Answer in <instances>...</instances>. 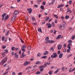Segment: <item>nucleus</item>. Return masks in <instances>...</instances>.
I'll return each mask as SVG.
<instances>
[{
	"mask_svg": "<svg viewBox=\"0 0 75 75\" xmlns=\"http://www.w3.org/2000/svg\"><path fill=\"white\" fill-rule=\"evenodd\" d=\"M47 41H46L45 42V43H49V44H52V43H54L55 42V41L54 40H47Z\"/></svg>",
	"mask_w": 75,
	"mask_h": 75,
	"instance_id": "obj_4",
	"label": "nucleus"
},
{
	"mask_svg": "<svg viewBox=\"0 0 75 75\" xmlns=\"http://www.w3.org/2000/svg\"><path fill=\"white\" fill-rule=\"evenodd\" d=\"M64 5L63 4L60 5L57 7V8H61V7H64Z\"/></svg>",
	"mask_w": 75,
	"mask_h": 75,
	"instance_id": "obj_13",
	"label": "nucleus"
},
{
	"mask_svg": "<svg viewBox=\"0 0 75 75\" xmlns=\"http://www.w3.org/2000/svg\"><path fill=\"white\" fill-rule=\"evenodd\" d=\"M21 42H22V43H24V41H23V40L22 39H21Z\"/></svg>",
	"mask_w": 75,
	"mask_h": 75,
	"instance_id": "obj_56",
	"label": "nucleus"
},
{
	"mask_svg": "<svg viewBox=\"0 0 75 75\" xmlns=\"http://www.w3.org/2000/svg\"><path fill=\"white\" fill-rule=\"evenodd\" d=\"M2 48H3V49H5V48H6V46L3 45L2 46Z\"/></svg>",
	"mask_w": 75,
	"mask_h": 75,
	"instance_id": "obj_42",
	"label": "nucleus"
},
{
	"mask_svg": "<svg viewBox=\"0 0 75 75\" xmlns=\"http://www.w3.org/2000/svg\"><path fill=\"white\" fill-rule=\"evenodd\" d=\"M49 52H48V51H45L44 52V53L43 54V55H48V54Z\"/></svg>",
	"mask_w": 75,
	"mask_h": 75,
	"instance_id": "obj_11",
	"label": "nucleus"
},
{
	"mask_svg": "<svg viewBox=\"0 0 75 75\" xmlns=\"http://www.w3.org/2000/svg\"><path fill=\"white\" fill-rule=\"evenodd\" d=\"M52 27H55V24H54V23L52 22Z\"/></svg>",
	"mask_w": 75,
	"mask_h": 75,
	"instance_id": "obj_38",
	"label": "nucleus"
},
{
	"mask_svg": "<svg viewBox=\"0 0 75 75\" xmlns=\"http://www.w3.org/2000/svg\"><path fill=\"white\" fill-rule=\"evenodd\" d=\"M49 40V38L48 37H46L45 38V40L46 41H48Z\"/></svg>",
	"mask_w": 75,
	"mask_h": 75,
	"instance_id": "obj_33",
	"label": "nucleus"
},
{
	"mask_svg": "<svg viewBox=\"0 0 75 75\" xmlns=\"http://www.w3.org/2000/svg\"><path fill=\"white\" fill-rule=\"evenodd\" d=\"M22 51H23V52H25V50L24 49H22Z\"/></svg>",
	"mask_w": 75,
	"mask_h": 75,
	"instance_id": "obj_54",
	"label": "nucleus"
},
{
	"mask_svg": "<svg viewBox=\"0 0 75 75\" xmlns=\"http://www.w3.org/2000/svg\"><path fill=\"white\" fill-rule=\"evenodd\" d=\"M8 19V15H7L5 17V20H7Z\"/></svg>",
	"mask_w": 75,
	"mask_h": 75,
	"instance_id": "obj_14",
	"label": "nucleus"
},
{
	"mask_svg": "<svg viewBox=\"0 0 75 75\" xmlns=\"http://www.w3.org/2000/svg\"><path fill=\"white\" fill-rule=\"evenodd\" d=\"M62 48V45H59L58 47V50H60Z\"/></svg>",
	"mask_w": 75,
	"mask_h": 75,
	"instance_id": "obj_9",
	"label": "nucleus"
},
{
	"mask_svg": "<svg viewBox=\"0 0 75 75\" xmlns=\"http://www.w3.org/2000/svg\"><path fill=\"white\" fill-rule=\"evenodd\" d=\"M62 71H65V68H64L63 67L62 68Z\"/></svg>",
	"mask_w": 75,
	"mask_h": 75,
	"instance_id": "obj_60",
	"label": "nucleus"
},
{
	"mask_svg": "<svg viewBox=\"0 0 75 75\" xmlns=\"http://www.w3.org/2000/svg\"><path fill=\"white\" fill-rule=\"evenodd\" d=\"M16 16H13L12 19V21H15V19H16Z\"/></svg>",
	"mask_w": 75,
	"mask_h": 75,
	"instance_id": "obj_16",
	"label": "nucleus"
},
{
	"mask_svg": "<svg viewBox=\"0 0 75 75\" xmlns=\"http://www.w3.org/2000/svg\"><path fill=\"white\" fill-rule=\"evenodd\" d=\"M72 54H70L67 57L69 58V57H71V56H72Z\"/></svg>",
	"mask_w": 75,
	"mask_h": 75,
	"instance_id": "obj_39",
	"label": "nucleus"
},
{
	"mask_svg": "<svg viewBox=\"0 0 75 75\" xmlns=\"http://www.w3.org/2000/svg\"><path fill=\"white\" fill-rule=\"evenodd\" d=\"M72 1L71 0H70L69 1V4H70V5H71V3H72Z\"/></svg>",
	"mask_w": 75,
	"mask_h": 75,
	"instance_id": "obj_43",
	"label": "nucleus"
},
{
	"mask_svg": "<svg viewBox=\"0 0 75 75\" xmlns=\"http://www.w3.org/2000/svg\"><path fill=\"white\" fill-rule=\"evenodd\" d=\"M64 16H62L61 18V19L62 20H64Z\"/></svg>",
	"mask_w": 75,
	"mask_h": 75,
	"instance_id": "obj_59",
	"label": "nucleus"
},
{
	"mask_svg": "<svg viewBox=\"0 0 75 75\" xmlns=\"http://www.w3.org/2000/svg\"><path fill=\"white\" fill-rule=\"evenodd\" d=\"M69 50H71V47L67 46Z\"/></svg>",
	"mask_w": 75,
	"mask_h": 75,
	"instance_id": "obj_62",
	"label": "nucleus"
},
{
	"mask_svg": "<svg viewBox=\"0 0 75 75\" xmlns=\"http://www.w3.org/2000/svg\"><path fill=\"white\" fill-rule=\"evenodd\" d=\"M61 35H59L57 38V39L58 40V39H59V38H61Z\"/></svg>",
	"mask_w": 75,
	"mask_h": 75,
	"instance_id": "obj_24",
	"label": "nucleus"
},
{
	"mask_svg": "<svg viewBox=\"0 0 75 75\" xmlns=\"http://www.w3.org/2000/svg\"><path fill=\"white\" fill-rule=\"evenodd\" d=\"M6 53L8 52V50L7 49H6L5 50Z\"/></svg>",
	"mask_w": 75,
	"mask_h": 75,
	"instance_id": "obj_50",
	"label": "nucleus"
},
{
	"mask_svg": "<svg viewBox=\"0 0 75 75\" xmlns=\"http://www.w3.org/2000/svg\"><path fill=\"white\" fill-rule=\"evenodd\" d=\"M48 60H49V62H50L52 61V60H50L51 59V58L50 57H49L48 58Z\"/></svg>",
	"mask_w": 75,
	"mask_h": 75,
	"instance_id": "obj_30",
	"label": "nucleus"
},
{
	"mask_svg": "<svg viewBox=\"0 0 75 75\" xmlns=\"http://www.w3.org/2000/svg\"><path fill=\"white\" fill-rule=\"evenodd\" d=\"M9 33H10V31H8L7 33H6V36H7L8 35V34H9Z\"/></svg>",
	"mask_w": 75,
	"mask_h": 75,
	"instance_id": "obj_26",
	"label": "nucleus"
},
{
	"mask_svg": "<svg viewBox=\"0 0 75 75\" xmlns=\"http://www.w3.org/2000/svg\"><path fill=\"white\" fill-rule=\"evenodd\" d=\"M40 8L42 9V10H44V6L43 5H42L40 6Z\"/></svg>",
	"mask_w": 75,
	"mask_h": 75,
	"instance_id": "obj_19",
	"label": "nucleus"
},
{
	"mask_svg": "<svg viewBox=\"0 0 75 75\" xmlns=\"http://www.w3.org/2000/svg\"><path fill=\"white\" fill-rule=\"evenodd\" d=\"M27 10L28 11H29V13L30 14L31 13L32 11H33L32 9L31 8H30L29 9H27Z\"/></svg>",
	"mask_w": 75,
	"mask_h": 75,
	"instance_id": "obj_6",
	"label": "nucleus"
},
{
	"mask_svg": "<svg viewBox=\"0 0 75 75\" xmlns=\"http://www.w3.org/2000/svg\"><path fill=\"white\" fill-rule=\"evenodd\" d=\"M55 0H53L52 2L50 4H54V3L55 2Z\"/></svg>",
	"mask_w": 75,
	"mask_h": 75,
	"instance_id": "obj_31",
	"label": "nucleus"
},
{
	"mask_svg": "<svg viewBox=\"0 0 75 75\" xmlns=\"http://www.w3.org/2000/svg\"><path fill=\"white\" fill-rule=\"evenodd\" d=\"M38 31L39 32H40V33H42V29H41V28H39L38 30Z\"/></svg>",
	"mask_w": 75,
	"mask_h": 75,
	"instance_id": "obj_18",
	"label": "nucleus"
},
{
	"mask_svg": "<svg viewBox=\"0 0 75 75\" xmlns=\"http://www.w3.org/2000/svg\"><path fill=\"white\" fill-rule=\"evenodd\" d=\"M50 75H51L52 74V71H50L49 72Z\"/></svg>",
	"mask_w": 75,
	"mask_h": 75,
	"instance_id": "obj_45",
	"label": "nucleus"
},
{
	"mask_svg": "<svg viewBox=\"0 0 75 75\" xmlns=\"http://www.w3.org/2000/svg\"><path fill=\"white\" fill-rule=\"evenodd\" d=\"M12 75H16V73L14 72H13L12 73Z\"/></svg>",
	"mask_w": 75,
	"mask_h": 75,
	"instance_id": "obj_63",
	"label": "nucleus"
},
{
	"mask_svg": "<svg viewBox=\"0 0 75 75\" xmlns=\"http://www.w3.org/2000/svg\"><path fill=\"white\" fill-rule=\"evenodd\" d=\"M69 8H67V11L69 13H71L72 12V10H69Z\"/></svg>",
	"mask_w": 75,
	"mask_h": 75,
	"instance_id": "obj_12",
	"label": "nucleus"
},
{
	"mask_svg": "<svg viewBox=\"0 0 75 75\" xmlns=\"http://www.w3.org/2000/svg\"><path fill=\"white\" fill-rule=\"evenodd\" d=\"M40 73H41V72H40V71H38L36 72L35 74H37V75H38V74H40Z\"/></svg>",
	"mask_w": 75,
	"mask_h": 75,
	"instance_id": "obj_21",
	"label": "nucleus"
},
{
	"mask_svg": "<svg viewBox=\"0 0 75 75\" xmlns=\"http://www.w3.org/2000/svg\"><path fill=\"white\" fill-rule=\"evenodd\" d=\"M53 55H52L51 56V57L52 59H53L54 58H56V57H58V56L57 55V54L55 52L54 53H53Z\"/></svg>",
	"mask_w": 75,
	"mask_h": 75,
	"instance_id": "obj_3",
	"label": "nucleus"
},
{
	"mask_svg": "<svg viewBox=\"0 0 75 75\" xmlns=\"http://www.w3.org/2000/svg\"><path fill=\"white\" fill-rule=\"evenodd\" d=\"M4 38H5L4 36H3L2 37V41H3V40H4Z\"/></svg>",
	"mask_w": 75,
	"mask_h": 75,
	"instance_id": "obj_58",
	"label": "nucleus"
},
{
	"mask_svg": "<svg viewBox=\"0 0 75 75\" xmlns=\"http://www.w3.org/2000/svg\"><path fill=\"white\" fill-rule=\"evenodd\" d=\"M49 18H50V17H46V18L45 20L46 21H48V19H49Z\"/></svg>",
	"mask_w": 75,
	"mask_h": 75,
	"instance_id": "obj_36",
	"label": "nucleus"
},
{
	"mask_svg": "<svg viewBox=\"0 0 75 75\" xmlns=\"http://www.w3.org/2000/svg\"><path fill=\"white\" fill-rule=\"evenodd\" d=\"M29 63H30V62H28L26 61L25 62L24 65H27Z\"/></svg>",
	"mask_w": 75,
	"mask_h": 75,
	"instance_id": "obj_17",
	"label": "nucleus"
},
{
	"mask_svg": "<svg viewBox=\"0 0 75 75\" xmlns=\"http://www.w3.org/2000/svg\"><path fill=\"white\" fill-rule=\"evenodd\" d=\"M47 58V56H44L43 57H42V58L43 59L44 58V59H46Z\"/></svg>",
	"mask_w": 75,
	"mask_h": 75,
	"instance_id": "obj_22",
	"label": "nucleus"
},
{
	"mask_svg": "<svg viewBox=\"0 0 75 75\" xmlns=\"http://www.w3.org/2000/svg\"><path fill=\"white\" fill-rule=\"evenodd\" d=\"M59 69H57L56 71L54 72V73L55 74H57V73H58L59 71Z\"/></svg>",
	"mask_w": 75,
	"mask_h": 75,
	"instance_id": "obj_20",
	"label": "nucleus"
},
{
	"mask_svg": "<svg viewBox=\"0 0 75 75\" xmlns=\"http://www.w3.org/2000/svg\"><path fill=\"white\" fill-rule=\"evenodd\" d=\"M64 47V48H66V47H67V45H66V44H64L63 45Z\"/></svg>",
	"mask_w": 75,
	"mask_h": 75,
	"instance_id": "obj_55",
	"label": "nucleus"
},
{
	"mask_svg": "<svg viewBox=\"0 0 75 75\" xmlns=\"http://www.w3.org/2000/svg\"><path fill=\"white\" fill-rule=\"evenodd\" d=\"M18 13H19L18 12V11H16L14 12V13H13V16H16V15L18 14Z\"/></svg>",
	"mask_w": 75,
	"mask_h": 75,
	"instance_id": "obj_5",
	"label": "nucleus"
},
{
	"mask_svg": "<svg viewBox=\"0 0 75 75\" xmlns=\"http://www.w3.org/2000/svg\"><path fill=\"white\" fill-rule=\"evenodd\" d=\"M32 19L33 21H35V18H32Z\"/></svg>",
	"mask_w": 75,
	"mask_h": 75,
	"instance_id": "obj_57",
	"label": "nucleus"
},
{
	"mask_svg": "<svg viewBox=\"0 0 75 75\" xmlns=\"http://www.w3.org/2000/svg\"><path fill=\"white\" fill-rule=\"evenodd\" d=\"M68 43H72V41L71 40H69L68 41Z\"/></svg>",
	"mask_w": 75,
	"mask_h": 75,
	"instance_id": "obj_28",
	"label": "nucleus"
},
{
	"mask_svg": "<svg viewBox=\"0 0 75 75\" xmlns=\"http://www.w3.org/2000/svg\"><path fill=\"white\" fill-rule=\"evenodd\" d=\"M71 46H72V43H69L67 45V47H71Z\"/></svg>",
	"mask_w": 75,
	"mask_h": 75,
	"instance_id": "obj_37",
	"label": "nucleus"
},
{
	"mask_svg": "<svg viewBox=\"0 0 75 75\" xmlns=\"http://www.w3.org/2000/svg\"><path fill=\"white\" fill-rule=\"evenodd\" d=\"M57 33V31L55 30H54V34H55V33Z\"/></svg>",
	"mask_w": 75,
	"mask_h": 75,
	"instance_id": "obj_61",
	"label": "nucleus"
},
{
	"mask_svg": "<svg viewBox=\"0 0 75 75\" xmlns=\"http://www.w3.org/2000/svg\"><path fill=\"white\" fill-rule=\"evenodd\" d=\"M75 35H73L72 37H71V39L72 40H74V39H75Z\"/></svg>",
	"mask_w": 75,
	"mask_h": 75,
	"instance_id": "obj_29",
	"label": "nucleus"
},
{
	"mask_svg": "<svg viewBox=\"0 0 75 75\" xmlns=\"http://www.w3.org/2000/svg\"><path fill=\"white\" fill-rule=\"evenodd\" d=\"M51 27H52V25H49L47 26V28H51Z\"/></svg>",
	"mask_w": 75,
	"mask_h": 75,
	"instance_id": "obj_41",
	"label": "nucleus"
},
{
	"mask_svg": "<svg viewBox=\"0 0 75 75\" xmlns=\"http://www.w3.org/2000/svg\"><path fill=\"white\" fill-rule=\"evenodd\" d=\"M11 55H14V52H12Z\"/></svg>",
	"mask_w": 75,
	"mask_h": 75,
	"instance_id": "obj_48",
	"label": "nucleus"
},
{
	"mask_svg": "<svg viewBox=\"0 0 75 75\" xmlns=\"http://www.w3.org/2000/svg\"><path fill=\"white\" fill-rule=\"evenodd\" d=\"M14 55L15 56V58H16L17 59V58H18V55H17V53H16L14 54Z\"/></svg>",
	"mask_w": 75,
	"mask_h": 75,
	"instance_id": "obj_8",
	"label": "nucleus"
},
{
	"mask_svg": "<svg viewBox=\"0 0 75 75\" xmlns=\"http://www.w3.org/2000/svg\"><path fill=\"white\" fill-rule=\"evenodd\" d=\"M6 16V13H3L2 15V20L3 21L4 20V16Z\"/></svg>",
	"mask_w": 75,
	"mask_h": 75,
	"instance_id": "obj_7",
	"label": "nucleus"
},
{
	"mask_svg": "<svg viewBox=\"0 0 75 75\" xmlns=\"http://www.w3.org/2000/svg\"><path fill=\"white\" fill-rule=\"evenodd\" d=\"M54 17H55L56 18H58V16H57V15H54Z\"/></svg>",
	"mask_w": 75,
	"mask_h": 75,
	"instance_id": "obj_32",
	"label": "nucleus"
},
{
	"mask_svg": "<svg viewBox=\"0 0 75 75\" xmlns=\"http://www.w3.org/2000/svg\"><path fill=\"white\" fill-rule=\"evenodd\" d=\"M15 50H16V51H18V48L17 47H16L15 48Z\"/></svg>",
	"mask_w": 75,
	"mask_h": 75,
	"instance_id": "obj_64",
	"label": "nucleus"
},
{
	"mask_svg": "<svg viewBox=\"0 0 75 75\" xmlns=\"http://www.w3.org/2000/svg\"><path fill=\"white\" fill-rule=\"evenodd\" d=\"M67 52H70V50H69V49H67Z\"/></svg>",
	"mask_w": 75,
	"mask_h": 75,
	"instance_id": "obj_53",
	"label": "nucleus"
},
{
	"mask_svg": "<svg viewBox=\"0 0 75 75\" xmlns=\"http://www.w3.org/2000/svg\"><path fill=\"white\" fill-rule=\"evenodd\" d=\"M22 47L23 48H27V46L26 45H23L22 46Z\"/></svg>",
	"mask_w": 75,
	"mask_h": 75,
	"instance_id": "obj_23",
	"label": "nucleus"
},
{
	"mask_svg": "<svg viewBox=\"0 0 75 75\" xmlns=\"http://www.w3.org/2000/svg\"><path fill=\"white\" fill-rule=\"evenodd\" d=\"M22 72H20V73H19L18 74V75H21L22 74Z\"/></svg>",
	"mask_w": 75,
	"mask_h": 75,
	"instance_id": "obj_46",
	"label": "nucleus"
},
{
	"mask_svg": "<svg viewBox=\"0 0 75 75\" xmlns=\"http://www.w3.org/2000/svg\"><path fill=\"white\" fill-rule=\"evenodd\" d=\"M63 56V53H60L59 55V58H61Z\"/></svg>",
	"mask_w": 75,
	"mask_h": 75,
	"instance_id": "obj_10",
	"label": "nucleus"
},
{
	"mask_svg": "<svg viewBox=\"0 0 75 75\" xmlns=\"http://www.w3.org/2000/svg\"><path fill=\"white\" fill-rule=\"evenodd\" d=\"M71 71H72V68H70L69 69V72H71Z\"/></svg>",
	"mask_w": 75,
	"mask_h": 75,
	"instance_id": "obj_44",
	"label": "nucleus"
},
{
	"mask_svg": "<svg viewBox=\"0 0 75 75\" xmlns=\"http://www.w3.org/2000/svg\"><path fill=\"white\" fill-rule=\"evenodd\" d=\"M45 2H43L42 3V5H44V6H45Z\"/></svg>",
	"mask_w": 75,
	"mask_h": 75,
	"instance_id": "obj_49",
	"label": "nucleus"
},
{
	"mask_svg": "<svg viewBox=\"0 0 75 75\" xmlns=\"http://www.w3.org/2000/svg\"><path fill=\"white\" fill-rule=\"evenodd\" d=\"M51 51H52V52H53L54 51V48H51Z\"/></svg>",
	"mask_w": 75,
	"mask_h": 75,
	"instance_id": "obj_47",
	"label": "nucleus"
},
{
	"mask_svg": "<svg viewBox=\"0 0 75 75\" xmlns=\"http://www.w3.org/2000/svg\"><path fill=\"white\" fill-rule=\"evenodd\" d=\"M65 28V24H61L59 25V28L62 30H64Z\"/></svg>",
	"mask_w": 75,
	"mask_h": 75,
	"instance_id": "obj_1",
	"label": "nucleus"
},
{
	"mask_svg": "<svg viewBox=\"0 0 75 75\" xmlns=\"http://www.w3.org/2000/svg\"><path fill=\"white\" fill-rule=\"evenodd\" d=\"M43 70H44V69L42 68V69H41L40 70V71L41 72H42V71H43Z\"/></svg>",
	"mask_w": 75,
	"mask_h": 75,
	"instance_id": "obj_52",
	"label": "nucleus"
},
{
	"mask_svg": "<svg viewBox=\"0 0 75 75\" xmlns=\"http://www.w3.org/2000/svg\"><path fill=\"white\" fill-rule=\"evenodd\" d=\"M65 18L66 19H68V18H69V16L68 15H67L66 16Z\"/></svg>",
	"mask_w": 75,
	"mask_h": 75,
	"instance_id": "obj_27",
	"label": "nucleus"
},
{
	"mask_svg": "<svg viewBox=\"0 0 75 75\" xmlns=\"http://www.w3.org/2000/svg\"><path fill=\"white\" fill-rule=\"evenodd\" d=\"M8 71H7L6 72L2 74V75H6L7 74H8Z\"/></svg>",
	"mask_w": 75,
	"mask_h": 75,
	"instance_id": "obj_35",
	"label": "nucleus"
},
{
	"mask_svg": "<svg viewBox=\"0 0 75 75\" xmlns=\"http://www.w3.org/2000/svg\"><path fill=\"white\" fill-rule=\"evenodd\" d=\"M11 50L12 51H14L15 50V47H11Z\"/></svg>",
	"mask_w": 75,
	"mask_h": 75,
	"instance_id": "obj_34",
	"label": "nucleus"
},
{
	"mask_svg": "<svg viewBox=\"0 0 75 75\" xmlns=\"http://www.w3.org/2000/svg\"><path fill=\"white\" fill-rule=\"evenodd\" d=\"M25 57V54H22L21 58H24V57Z\"/></svg>",
	"mask_w": 75,
	"mask_h": 75,
	"instance_id": "obj_25",
	"label": "nucleus"
},
{
	"mask_svg": "<svg viewBox=\"0 0 75 75\" xmlns=\"http://www.w3.org/2000/svg\"><path fill=\"white\" fill-rule=\"evenodd\" d=\"M6 52H3L1 55H4V54H6Z\"/></svg>",
	"mask_w": 75,
	"mask_h": 75,
	"instance_id": "obj_51",
	"label": "nucleus"
},
{
	"mask_svg": "<svg viewBox=\"0 0 75 75\" xmlns=\"http://www.w3.org/2000/svg\"><path fill=\"white\" fill-rule=\"evenodd\" d=\"M41 54H40V53H38L37 54L38 57H41Z\"/></svg>",
	"mask_w": 75,
	"mask_h": 75,
	"instance_id": "obj_40",
	"label": "nucleus"
},
{
	"mask_svg": "<svg viewBox=\"0 0 75 75\" xmlns=\"http://www.w3.org/2000/svg\"><path fill=\"white\" fill-rule=\"evenodd\" d=\"M7 61V58H5L2 60L0 63V64L1 65H3V64H4L5 62H6Z\"/></svg>",
	"mask_w": 75,
	"mask_h": 75,
	"instance_id": "obj_2",
	"label": "nucleus"
},
{
	"mask_svg": "<svg viewBox=\"0 0 75 75\" xmlns=\"http://www.w3.org/2000/svg\"><path fill=\"white\" fill-rule=\"evenodd\" d=\"M36 64L37 65H39V64H41V62L40 61H38L37 62Z\"/></svg>",
	"mask_w": 75,
	"mask_h": 75,
	"instance_id": "obj_15",
	"label": "nucleus"
}]
</instances>
